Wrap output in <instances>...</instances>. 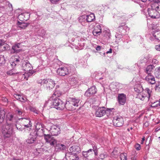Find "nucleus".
<instances>
[{
    "label": "nucleus",
    "mask_w": 160,
    "mask_h": 160,
    "mask_svg": "<svg viewBox=\"0 0 160 160\" xmlns=\"http://www.w3.org/2000/svg\"><path fill=\"white\" fill-rule=\"evenodd\" d=\"M11 65L12 66V68H13L17 64L16 63V62H14V61L11 62H10Z\"/></svg>",
    "instance_id": "nucleus-49"
},
{
    "label": "nucleus",
    "mask_w": 160,
    "mask_h": 160,
    "mask_svg": "<svg viewBox=\"0 0 160 160\" xmlns=\"http://www.w3.org/2000/svg\"><path fill=\"white\" fill-rule=\"evenodd\" d=\"M108 156L106 153H102L99 155V158L101 159H103L104 158H106Z\"/></svg>",
    "instance_id": "nucleus-43"
},
{
    "label": "nucleus",
    "mask_w": 160,
    "mask_h": 160,
    "mask_svg": "<svg viewBox=\"0 0 160 160\" xmlns=\"http://www.w3.org/2000/svg\"><path fill=\"white\" fill-rule=\"evenodd\" d=\"M153 69V67L152 65L148 66L145 69V72H146L148 75L151 74V72H152V71Z\"/></svg>",
    "instance_id": "nucleus-31"
},
{
    "label": "nucleus",
    "mask_w": 160,
    "mask_h": 160,
    "mask_svg": "<svg viewBox=\"0 0 160 160\" xmlns=\"http://www.w3.org/2000/svg\"><path fill=\"white\" fill-rule=\"evenodd\" d=\"M121 160H127V154L126 153H122L120 155Z\"/></svg>",
    "instance_id": "nucleus-34"
},
{
    "label": "nucleus",
    "mask_w": 160,
    "mask_h": 160,
    "mask_svg": "<svg viewBox=\"0 0 160 160\" xmlns=\"http://www.w3.org/2000/svg\"><path fill=\"white\" fill-rule=\"evenodd\" d=\"M29 109L32 112L36 114L38 113V111L35 108L32 107H30L29 108Z\"/></svg>",
    "instance_id": "nucleus-44"
},
{
    "label": "nucleus",
    "mask_w": 160,
    "mask_h": 160,
    "mask_svg": "<svg viewBox=\"0 0 160 160\" xmlns=\"http://www.w3.org/2000/svg\"><path fill=\"white\" fill-rule=\"evenodd\" d=\"M58 74L61 76H65L69 73V70L68 68L66 67L59 68L57 70Z\"/></svg>",
    "instance_id": "nucleus-9"
},
{
    "label": "nucleus",
    "mask_w": 160,
    "mask_h": 160,
    "mask_svg": "<svg viewBox=\"0 0 160 160\" xmlns=\"http://www.w3.org/2000/svg\"><path fill=\"white\" fill-rule=\"evenodd\" d=\"M145 91L148 94V100H150V97L151 96V94L152 92V90L150 89L149 88H147L145 89Z\"/></svg>",
    "instance_id": "nucleus-33"
},
{
    "label": "nucleus",
    "mask_w": 160,
    "mask_h": 160,
    "mask_svg": "<svg viewBox=\"0 0 160 160\" xmlns=\"http://www.w3.org/2000/svg\"><path fill=\"white\" fill-rule=\"evenodd\" d=\"M158 2H152L150 8L154 10L160 11V6H159Z\"/></svg>",
    "instance_id": "nucleus-27"
},
{
    "label": "nucleus",
    "mask_w": 160,
    "mask_h": 160,
    "mask_svg": "<svg viewBox=\"0 0 160 160\" xmlns=\"http://www.w3.org/2000/svg\"><path fill=\"white\" fill-rule=\"evenodd\" d=\"M101 47L100 46L98 45L96 48V49L97 51H100L101 50Z\"/></svg>",
    "instance_id": "nucleus-56"
},
{
    "label": "nucleus",
    "mask_w": 160,
    "mask_h": 160,
    "mask_svg": "<svg viewBox=\"0 0 160 160\" xmlns=\"http://www.w3.org/2000/svg\"><path fill=\"white\" fill-rule=\"evenodd\" d=\"M65 108L69 111H73L75 109V107L69 101V99H68L67 101H66V103L65 104Z\"/></svg>",
    "instance_id": "nucleus-17"
},
{
    "label": "nucleus",
    "mask_w": 160,
    "mask_h": 160,
    "mask_svg": "<svg viewBox=\"0 0 160 160\" xmlns=\"http://www.w3.org/2000/svg\"><path fill=\"white\" fill-rule=\"evenodd\" d=\"M101 32H102L98 31V29H94L92 32V33L94 36H97L98 35H100Z\"/></svg>",
    "instance_id": "nucleus-38"
},
{
    "label": "nucleus",
    "mask_w": 160,
    "mask_h": 160,
    "mask_svg": "<svg viewBox=\"0 0 160 160\" xmlns=\"http://www.w3.org/2000/svg\"><path fill=\"white\" fill-rule=\"evenodd\" d=\"M93 151L92 149H89L88 151H87L89 153H91L92 154V151Z\"/></svg>",
    "instance_id": "nucleus-60"
},
{
    "label": "nucleus",
    "mask_w": 160,
    "mask_h": 160,
    "mask_svg": "<svg viewBox=\"0 0 160 160\" xmlns=\"http://www.w3.org/2000/svg\"><path fill=\"white\" fill-rule=\"evenodd\" d=\"M112 122L114 125L117 127L122 126L124 123L123 118L119 116L114 117Z\"/></svg>",
    "instance_id": "nucleus-7"
},
{
    "label": "nucleus",
    "mask_w": 160,
    "mask_h": 160,
    "mask_svg": "<svg viewBox=\"0 0 160 160\" xmlns=\"http://www.w3.org/2000/svg\"><path fill=\"white\" fill-rule=\"evenodd\" d=\"M14 96L17 99L21 102H24L27 100L26 98L23 97L19 94H15Z\"/></svg>",
    "instance_id": "nucleus-28"
},
{
    "label": "nucleus",
    "mask_w": 160,
    "mask_h": 160,
    "mask_svg": "<svg viewBox=\"0 0 160 160\" xmlns=\"http://www.w3.org/2000/svg\"><path fill=\"white\" fill-rule=\"evenodd\" d=\"M39 132H37L36 131L32 132L30 134V136L26 140V142L28 144L34 143L36 141V138L38 136H41Z\"/></svg>",
    "instance_id": "nucleus-6"
},
{
    "label": "nucleus",
    "mask_w": 160,
    "mask_h": 160,
    "mask_svg": "<svg viewBox=\"0 0 160 160\" xmlns=\"http://www.w3.org/2000/svg\"><path fill=\"white\" fill-rule=\"evenodd\" d=\"M134 147L135 149L138 151L140 150L141 148L140 145L138 143L136 144L135 145Z\"/></svg>",
    "instance_id": "nucleus-47"
},
{
    "label": "nucleus",
    "mask_w": 160,
    "mask_h": 160,
    "mask_svg": "<svg viewBox=\"0 0 160 160\" xmlns=\"http://www.w3.org/2000/svg\"><path fill=\"white\" fill-rule=\"evenodd\" d=\"M82 155L85 158L88 157L89 155L91 154V153H89L87 151H83L82 152Z\"/></svg>",
    "instance_id": "nucleus-42"
},
{
    "label": "nucleus",
    "mask_w": 160,
    "mask_h": 160,
    "mask_svg": "<svg viewBox=\"0 0 160 160\" xmlns=\"http://www.w3.org/2000/svg\"><path fill=\"white\" fill-rule=\"evenodd\" d=\"M68 99L75 108L79 106L80 101V99L79 98L76 97H70Z\"/></svg>",
    "instance_id": "nucleus-18"
},
{
    "label": "nucleus",
    "mask_w": 160,
    "mask_h": 160,
    "mask_svg": "<svg viewBox=\"0 0 160 160\" xmlns=\"http://www.w3.org/2000/svg\"><path fill=\"white\" fill-rule=\"evenodd\" d=\"M155 90L158 92H160V82H158L156 85Z\"/></svg>",
    "instance_id": "nucleus-45"
},
{
    "label": "nucleus",
    "mask_w": 160,
    "mask_h": 160,
    "mask_svg": "<svg viewBox=\"0 0 160 160\" xmlns=\"http://www.w3.org/2000/svg\"><path fill=\"white\" fill-rule=\"evenodd\" d=\"M154 74L156 77L160 78V67L157 68L155 69Z\"/></svg>",
    "instance_id": "nucleus-32"
},
{
    "label": "nucleus",
    "mask_w": 160,
    "mask_h": 160,
    "mask_svg": "<svg viewBox=\"0 0 160 160\" xmlns=\"http://www.w3.org/2000/svg\"><path fill=\"white\" fill-rule=\"evenodd\" d=\"M118 99L119 103L121 105H124L126 101V96L123 93L118 95Z\"/></svg>",
    "instance_id": "nucleus-20"
},
{
    "label": "nucleus",
    "mask_w": 160,
    "mask_h": 160,
    "mask_svg": "<svg viewBox=\"0 0 160 160\" xmlns=\"http://www.w3.org/2000/svg\"><path fill=\"white\" fill-rule=\"evenodd\" d=\"M60 130L57 126L52 125L50 128V132L52 136H57L60 133Z\"/></svg>",
    "instance_id": "nucleus-12"
},
{
    "label": "nucleus",
    "mask_w": 160,
    "mask_h": 160,
    "mask_svg": "<svg viewBox=\"0 0 160 160\" xmlns=\"http://www.w3.org/2000/svg\"><path fill=\"white\" fill-rule=\"evenodd\" d=\"M69 151L72 153L77 155L78 153L80 152L81 149L78 146L73 145L70 147Z\"/></svg>",
    "instance_id": "nucleus-16"
},
{
    "label": "nucleus",
    "mask_w": 160,
    "mask_h": 160,
    "mask_svg": "<svg viewBox=\"0 0 160 160\" xmlns=\"http://www.w3.org/2000/svg\"><path fill=\"white\" fill-rule=\"evenodd\" d=\"M13 130L12 124L8 123L7 121L1 127V131L4 138H9L12 134Z\"/></svg>",
    "instance_id": "nucleus-2"
},
{
    "label": "nucleus",
    "mask_w": 160,
    "mask_h": 160,
    "mask_svg": "<svg viewBox=\"0 0 160 160\" xmlns=\"http://www.w3.org/2000/svg\"><path fill=\"white\" fill-rule=\"evenodd\" d=\"M7 73L8 74L12 75L18 73V72H16L14 69H12L8 72Z\"/></svg>",
    "instance_id": "nucleus-39"
},
{
    "label": "nucleus",
    "mask_w": 160,
    "mask_h": 160,
    "mask_svg": "<svg viewBox=\"0 0 160 160\" xmlns=\"http://www.w3.org/2000/svg\"><path fill=\"white\" fill-rule=\"evenodd\" d=\"M3 48H4V50L8 49V44L4 45L3 44L2 45Z\"/></svg>",
    "instance_id": "nucleus-51"
},
{
    "label": "nucleus",
    "mask_w": 160,
    "mask_h": 160,
    "mask_svg": "<svg viewBox=\"0 0 160 160\" xmlns=\"http://www.w3.org/2000/svg\"><path fill=\"white\" fill-rule=\"evenodd\" d=\"M134 90L135 91L138 93V94L141 93L142 91V89L141 88H140V89H139L136 88H134Z\"/></svg>",
    "instance_id": "nucleus-46"
},
{
    "label": "nucleus",
    "mask_w": 160,
    "mask_h": 160,
    "mask_svg": "<svg viewBox=\"0 0 160 160\" xmlns=\"http://www.w3.org/2000/svg\"><path fill=\"white\" fill-rule=\"evenodd\" d=\"M22 68L23 70L26 71L28 76H31L34 72V71H32V67L31 64L28 61L24 62L22 65Z\"/></svg>",
    "instance_id": "nucleus-5"
},
{
    "label": "nucleus",
    "mask_w": 160,
    "mask_h": 160,
    "mask_svg": "<svg viewBox=\"0 0 160 160\" xmlns=\"http://www.w3.org/2000/svg\"><path fill=\"white\" fill-rule=\"evenodd\" d=\"M4 43L3 40L0 39V46L2 45Z\"/></svg>",
    "instance_id": "nucleus-63"
},
{
    "label": "nucleus",
    "mask_w": 160,
    "mask_h": 160,
    "mask_svg": "<svg viewBox=\"0 0 160 160\" xmlns=\"http://www.w3.org/2000/svg\"><path fill=\"white\" fill-rule=\"evenodd\" d=\"M112 52V49L111 48H110L109 49V51H107L106 53L107 54H108L109 53H111Z\"/></svg>",
    "instance_id": "nucleus-62"
},
{
    "label": "nucleus",
    "mask_w": 160,
    "mask_h": 160,
    "mask_svg": "<svg viewBox=\"0 0 160 160\" xmlns=\"http://www.w3.org/2000/svg\"><path fill=\"white\" fill-rule=\"evenodd\" d=\"M6 60L4 56L0 55V64L3 65L5 63Z\"/></svg>",
    "instance_id": "nucleus-35"
},
{
    "label": "nucleus",
    "mask_w": 160,
    "mask_h": 160,
    "mask_svg": "<svg viewBox=\"0 0 160 160\" xmlns=\"http://www.w3.org/2000/svg\"><path fill=\"white\" fill-rule=\"evenodd\" d=\"M5 112L3 109L0 108V125L3 122L5 118Z\"/></svg>",
    "instance_id": "nucleus-25"
},
{
    "label": "nucleus",
    "mask_w": 160,
    "mask_h": 160,
    "mask_svg": "<svg viewBox=\"0 0 160 160\" xmlns=\"http://www.w3.org/2000/svg\"><path fill=\"white\" fill-rule=\"evenodd\" d=\"M65 157L67 160H74L76 159H79L77 155L72 153L69 151L66 154Z\"/></svg>",
    "instance_id": "nucleus-15"
},
{
    "label": "nucleus",
    "mask_w": 160,
    "mask_h": 160,
    "mask_svg": "<svg viewBox=\"0 0 160 160\" xmlns=\"http://www.w3.org/2000/svg\"><path fill=\"white\" fill-rule=\"evenodd\" d=\"M155 48L157 50L160 51V44L155 46Z\"/></svg>",
    "instance_id": "nucleus-52"
},
{
    "label": "nucleus",
    "mask_w": 160,
    "mask_h": 160,
    "mask_svg": "<svg viewBox=\"0 0 160 160\" xmlns=\"http://www.w3.org/2000/svg\"><path fill=\"white\" fill-rule=\"evenodd\" d=\"M153 36L155 38L160 41V32L159 30L153 31L152 33Z\"/></svg>",
    "instance_id": "nucleus-29"
},
{
    "label": "nucleus",
    "mask_w": 160,
    "mask_h": 160,
    "mask_svg": "<svg viewBox=\"0 0 160 160\" xmlns=\"http://www.w3.org/2000/svg\"><path fill=\"white\" fill-rule=\"evenodd\" d=\"M20 43H18L15 44L13 46H12L11 50V53L12 54H14L15 53L18 52H19V50L17 49L20 48Z\"/></svg>",
    "instance_id": "nucleus-24"
},
{
    "label": "nucleus",
    "mask_w": 160,
    "mask_h": 160,
    "mask_svg": "<svg viewBox=\"0 0 160 160\" xmlns=\"http://www.w3.org/2000/svg\"><path fill=\"white\" fill-rule=\"evenodd\" d=\"M146 80L151 84H153L155 83L154 77L151 74H148L145 78Z\"/></svg>",
    "instance_id": "nucleus-22"
},
{
    "label": "nucleus",
    "mask_w": 160,
    "mask_h": 160,
    "mask_svg": "<svg viewBox=\"0 0 160 160\" xmlns=\"http://www.w3.org/2000/svg\"><path fill=\"white\" fill-rule=\"evenodd\" d=\"M93 145H92L93 151L97 150V146H96L95 145H94V144Z\"/></svg>",
    "instance_id": "nucleus-58"
},
{
    "label": "nucleus",
    "mask_w": 160,
    "mask_h": 160,
    "mask_svg": "<svg viewBox=\"0 0 160 160\" xmlns=\"http://www.w3.org/2000/svg\"><path fill=\"white\" fill-rule=\"evenodd\" d=\"M101 25H102V24L97 25L95 29H98V31L102 32Z\"/></svg>",
    "instance_id": "nucleus-48"
},
{
    "label": "nucleus",
    "mask_w": 160,
    "mask_h": 160,
    "mask_svg": "<svg viewBox=\"0 0 160 160\" xmlns=\"http://www.w3.org/2000/svg\"><path fill=\"white\" fill-rule=\"evenodd\" d=\"M22 122L23 125L25 128H28L29 131L31 129L32 123L29 119L22 118Z\"/></svg>",
    "instance_id": "nucleus-13"
},
{
    "label": "nucleus",
    "mask_w": 160,
    "mask_h": 160,
    "mask_svg": "<svg viewBox=\"0 0 160 160\" xmlns=\"http://www.w3.org/2000/svg\"><path fill=\"white\" fill-rule=\"evenodd\" d=\"M30 17V14L28 12L22 13L18 15V18L22 22L26 21L28 20Z\"/></svg>",
    "instance_id": "nucleus-14"
},
{
    "label": "nucleus",
    "mask_w": 160,
    "mask_h": 160,
    "mask_svg": "<svg viewBox=\"0 0 160 160\" xmlns=\"http://www.w3.org/2000/svg\"><path fill=\"white\" fill-rule=\"evenodd\" d=\"M13 118V115L11 114L9 116V117L8 118V119L9 120V121H12Z\"/></svg>",
    "instance_id": "nucleus-53"
},
{
    "label": "nucleus",
    "mask_w": 160,
    "mask_h": 160,
    "mask_svg": "<svg viewBox=\"0 0 160 160\" xmlns=\"http://www.w3.org/2000/svg\"><path fill=\"white\" fill-rule=\"evenodd\" d=\"M61 95L60 93H58V91H56L54 93L52 96L50 97L49 100L48 101L46 102L44 107H45L46 105L49 102L52 104V106L56 108L57 109L63 110L65 108V103L64 102L58 98Z\"/></svg>",
    "instance_id": "nucleus-1"
},
{
    "label": "nucleus",
    "mask_w": 160,
    "mask_h": 160,
    "mask_svg": "<svg viewBox=\"0 0 160 160\" xmlns=\"http://www.w3.org/2000/svg\"><path fill=\"white\" fill-rule=\"evenodd\" d=\"M16 112H17L18 113L19 115H21L22 113V111L19 109L17 110H16Z\"/></svg>",
    "instance_id": "nucleus-55"
},
{
    "label": "nucleus",
    "mask_w": 160,
    "mask_h": 160,
    "mask_svg": "<svg viewBox=\"0 0 160 160\" xmlns=\"http://www.w3.org/2000/svg\"><path fill=\"white\" fill-rule=\"evenodd\" d=\"M125 23H122L120 24L119 26L118 27H125Z\"/></svg>",
    "instance_id": "nucleus-57"
},
{
    "label": "nucleus",
    "mask_w": 160,
    "mask_h": 160,
    "mask_svg": "<svg viewBox=\"0 0 160 160\" xmlns=\"http://www.w3.org/2000/svg\"><path fill=\"white\" fill-rule=\"evenodd\" d=\"M37 82L41 85H44L49 90L52 89L55 85V82L51 79H41L38 80Z\"/></svg>",
    "instance_id": "nucleus-3"
},
{
    "label": "nucleus",
    "mask_w": 160,
    "mask_h": 160,
    "mask_svg": "<svg viewBox=\"0 0 160 160\" xmlns=\"http://www.w3.org/2000/svg\"><path fill=\"white\" fill-rule=\"evenodd\" d=\"M6 4H8V7H11V8H12V5L9 2H7Z\"/></svg>",
    "instance_id": "nucleus-61"
},
{
    "label": "nucleus",
    "mask_w": 160,
    "mask_h": 160,
    "mask_svg": "<svg viewBox=\"0 0 160 160\" xmlns=\"http://www.w3.org/2000/svg\"><path fill=\"white\" fill-rule=\"evenodd\" d=\"M145 140V137H143L142 138V141H141V144H142L143 143V142Z\"/></svg>",
    "instance_id": "nucleus-64"
},
{
    "label": "nucleus",
    "mask_w": 160,
    "mask_h": 160,
    "mask_svg": "<svg viewBox=\"0 0 160 160\" xmlns=\"http://www.w3.org/2000/svg\"><path fill=\"white\" fill-rule=\"evenodd\" d=\"M18 25L19 28L21 29H25L29 25V23L18 22Z\"/></svg>",
    "instance_id": "nucleus-30"
},
{
    "label": "nucleus",
    "mask_w": 160,
    "mask_h": 160,
    "mask_svg": "<svg viewBox=\"0 0 160 160\" xmlns=\"http://www.w3.org/2000/svg\"><path fill=\"white\" fill-rule=\"evenodd\" d=\"M112 109H106V108L103 107H99L96 110L95 115L97 117H101L107 114V116L108 115V114H110L111 112H112Z\"/></svg>",
    "instance_id": "nucleus-4"
},
{
    "label": "nucleus",
    "mask_w": 160,
    "mask_h": 160,
    "mask_svg": "<svg viewBox=\"0 0 160 160\" xmlns=\"http://www.w3.org/2000/svg\"><path fill=\"white\" fill-rule=\"evenodd\" d=\"M152 62L154 64H156L158 63V61L155 59H153L152 60Z\"/></svg>",
    "instance_id": "nucleus-54"
},
{
    "label": "nucleus",
    "mask_w": 160,
    "mask_h": 160,
    "mask_svg": "<svg viewBox=\"0 0 160 160\" xmlns=\"http://www.w3.org/2000/svg\"><path fill=\"white\" fill-rule=\"evenodd\" d=\"M43 136L46 142L49 143L51 145L54 146L57 142V140L49 134H44Z\"/></svg>",
    "instance_id": "nucleus-8"
},
{
    "label": "nucleus",
    "mask_w": 160,
    "mask_h": 160,
    "mask_svg": "<svg viewBox=\"0 0 160 160\" xmlns=\"http://www.w3.org/2000/svg\"><path fill=\"white\" fill-rule=\"evenodd\" d=\"M14 61L16 62L17 64H18V62L20 61V60L19 58H15Z\"/></svg>",
    "instance_id": "nucleus-59"
},
{
    "label": "nucleus",
    "mask_w": 160,
    "mask_h": 160,
    "mask_svg": "<svg viewBox=\"0 0 160 160\" xmlns=\"http://www.w3.org/2000/svg\"><path fill=\"white\" fill-rule=\"evenodd\" d=\"M151 103V106L152 108H155L156 107H158V103H159V102L158 101H157L156 102H152L151 100H150Z\"/></svg>",
    "instance_id": "nucleus-36"
},
{
    "label": "nucleus",
    "mask_w": 160,
    "mask_h": 160,
    "mask_svg": "<svg viewBox=\"0 0 160 160\" xmlns=\"http://www.w3.org/2000/svg\"><path fill=\"white\" fill-rule=\"evenodd\" d=\"M86 20V16H80L79 18V21L80 22H82Z\"/></svg>",
    "instance_id": "nucleus-40"
},
{
    "label": "nucleus",
    "mask_w": 160,
    "mask_h": 160,
    "mask_svg": "<svg viewBox=\"0 0 160 160\" xmlns=\"http://www.w3.org/2000/svg\"><path fill=\"white\" fill-rule=\"evenodd\" d=\"M124 35V34H122L121 33H117L115 35V37L118 40H120L122 38L123 36Z\"/></svg>",
    "instance_id": "nucleus-41"
},
{
    "label": "nucleus",
    "mask_w": 160,
    "mask_h": 160,
    "mask_svg": "<svg viewBox=\"0 0 160 160\" xmlns=\"http://www.w3.org/2000/svg\"><path fill=\"white\" fill-rule=\"evenodd\" d=\"M137 98L142 100H143L145 99V97L142 95V93L141 92L137 94Z\"/></svg>",
    "instance_id": "nucleus-37"
},
{
    "label": "nucleus",
    "mask_w": 160,
    "mask_h": 160,
    "mask_svg": "<svg viewBox=\"0 0 160 160\" xmlns=\"http://www.w3.org/2000/svg\"><path fill=\"white\" fill-rule=\"evenodd\" d=\"M158 11L150 8L148 9V12L149 16L153 18H158L159 17V15Z\"/></svg>",
    "instance_id": "nucleus-10"
},
{
    "label": "nucleus",
    "mask_w": 160,
    "mask_h": 160,
    "mask_svg": "<svg viewBox=\"0 0 160 160\" xmlns=\"http://www.w3.org/2000/svg\"><path fill=\"white\" fill-rule=\"evenodd\" d=\"M86 20L88 22H90L93 21L95 19V16L93 13L86 16Z\"/></svg>",
    "instance_id": "nucleus-26"
},
{
    "label": "nucleus",
    "mask_w": 160,
    "mask_h": 160,
    "mask_svg": "<svg viewBox=\"0 0 160 160\" xmlns=\"http://www.w3.org/2000/svg\"><path fill=\"white\" fill-rule=\"evenodd\" d=\"M129 28L127 26L123 27H118V32L119 33H122V34L125 35L126 32L129 30Z\"/></svg>",
    "instance_id": "nucleus-23"
},
{
    "label": "nucleus",
    "mask_w": 160,
    "mask_h": 160,
    "mask_svg": "<svg viewBox=\"0 0 160 160\" xmlns=\"http://www.w3.org/2000/svg\"><path fill=\"white\" fill-rule=\"evenodd\" d=\"M54 146L55 150L57 151L66 150L67 149V147L66 145L61 143H57V142Z\"/></svg>",
    "instance_id": "nucleus-21"
},
{
    "label": "nucleus",
    "mask_w": 160,
    "mask_h": 160,
    "mask_svg": "<svg viewBox=\"0 0 160 160\" xmlns=\"http://www.w3.org/2000/svg\"><path fill=\"white\" fill-rule=\"evenodd\" d=\"M52 4H57L60 0H50Z\"/></svg>",
    "instance_id": "nucleus-50"
},
{
    "label": "nucleus",
    "mask_w": 160,
    "mask_h": 160,
    "mask_svg": "<svg viewBox=\"0 0 160 160\" xmlns=\"http://www.w3.org/2000/svg\"><path fill=\"white\" fill-rule=\"evenodd\" d=\"M96 92L97 89L94 86L89 88L85 92V95L87 97H91L95 94Z\"/></svg>",
    "instance_id": "nucleus-11"
},
{
    "label": "nucleus",
    "mask_w": 160,
    "mask_h": 160,
    "mask_svg": "<svg viewBox=\"0 0 160 160\" xmlns=\"http://www.w3.org/2000/svg\"><path fill=\"white\" fill-rule=\"evenodd\" d=\"M36 130H32V132H34L35 131L37 132H38H38H39L40 134H41V135H42L41 136H39L40 137L42 136L43 135L44 136V134H45L44 133V129L40 124L39 123L37 124V126H36Z\"/></svg>",
    "instance_id": "nucleus-19"
}]
</instances>
